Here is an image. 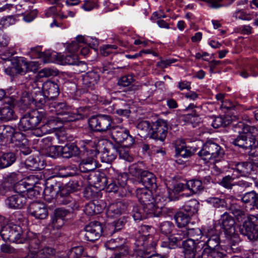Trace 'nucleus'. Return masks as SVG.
<instances>
[{"instance_id":"f257e3e1","label":"nucleus","mask_w":258,"mask_h":258,"mask_svg":"<svg viewBox=\"0 0 258 258\" xmlns=\"http://www.w3.org/2000/svg\"><path fill=\"white\" fill-rule=\"evenodd\" d=\"M64 175L58 172L55 176L53 182L44 188L40 183L29 184L26 195L29 199L37 198L43 192L44 200L47 203L55 201L57 205L64 203Z\"/></svg>"},{"instance_id":"f03ea898","label":"nucleus","mask_w":258,"mask_h":258,"mask_svg":"<svg viewBox=\"0 0 258 258\" xmlns=\"http://www.w3.org/2000/svg\"><path fill=\"white\" fill-rule=\"evenodd\" d=\"M251 127L242 122H239L234 125V131L239 133L232 141V144L244 150H252L255 142V137L249 132Z\"/></svg>"},{"instance_id":"7ed1b4c3","label":"nucleus","mask_w":258,"mask_h":258,"mask_svg":"<svg viewBox=\"0 0 258 258\" xmlns=\"http://www.w3.org/2000/svg\"><path fill=\"white\" fill-rule=\"evenodd\" d=\"M198 155L203 160L209 162L211 160H220L224 155V151L219 144L212 140H208L203 145Z\"/></svg>"},{"instance_id":"20e7f679","label":"nucleus","mask_w":258,"mask_h":258,"mask_svg":"<svg viewBox=\"0 0 258 258\" xmlns=\"http://www.w3.org/2000/svg\"><path fill=\"white\" fill-rule=\"evenodd\" d=\"M45 112L35 109L26 112L21 117L18 127L21 131L33 130L38 125L45 117Z\"/></svg>"},{"instance_id":"39448f33","label":"nucleus","mask_w":258,"mask_h":258,"mask_svg":"<svg viewBox=\"0 0 258 258\" xmlns=\"http://www.w3.org/2000/svg\"><path fill=\"white\" fill-rule=\"evenodd\" d=\"M0 234L5 241L23 243L27 240L22 227L17 224L10 223L3 226Z\"/></svg>"},{"instance_id":"423d86ee","label":"nucleus","mask_w":258,"mask_h":258,"mask_svg":"<svg viewBox=\"0 0 258 258\" xmlns=\"http://www.w3.org/2000/svg\"><path fill=\"white\" fill-rule=\"evenodd\" d=\"M141 208L138 206H134L132 210V216L134 220H142L148 217H159L161 215L162 205H156L153 202L142 205Z\"/></svg>"},{"instance_id":"0eeeda50","label":"nucleus","mask_w":258,"mask_h":258,"mask_svg":"<svg viewBox=\"0 0 258 258\" xmlns=\"http://www.w3.org/2000/svg\"><path fill=\"white\" fill-rule=\"evenodd\" d=\"M219 224L227 239H233L236 243L240 242L239 234L236 231V224L234 219L227 212L221 216Z\"/></svg>"},{"instance_id":"6e6552de","label":"nucleus","mask_w":258,"mask_h":258,"mask_svg":"<svg viewBox=\"0 0 258 258\" xmlns=\"http://www.w3.org/2000/svg\"><path fill=\"white\" fill-rule=\"evenodd\" d=\"M87 147V152L91 155V157L83 159L79 164V169L82 172H88L94 170L97 167L96 162L94 157L99 154L98 150L96 148V144L91 140L85 141Z\"/></svg>"},{"instance_id":"1a4fd4ad","label":"nucleus","mask_w":258,"mask_h":258,"mask_svg":"<svg viewBox=\"0 0 258 258\" xmlns=\"http://www.w3.org/2000/svg\"><path fill=\"white\" fill-rule=\"evenodd\" d=\"M239 231L241 234L246 236L250 240H257L258 239V215L248 217L240 227Z\"/></svg>"},{"instance_id":"9d476101","label":"nucleus","mask_w":258,"mask_h":258,"mask_svg":"<svg viewBox=\"0 0 258 258\" xmlns=\"http://www.w3.org/2000/svg\"><path fill=\"white\" fill-rule=\"evenodd\" d=\"M112 119L110 115L99 114L92 116L89 119L90 128L95 131L105 132L107 130L110 131L112 128Z\"/></svg>"},{"instance_id":"9b49d317","label":"nucleus","mask_w":258,"mask_h":258,"mask_svg":"<svg viewBox=\"0 0 258 258\" xmlns=\"http://www.w3.org/2000/svg\"><path fill=\"white\" fill-rule=\"evenodd\" d=\"M109 132L111 138L117 144L123 143L124 146L129 147L134 143V139L130 135V132L127 129L115 126L110 128Z\"/></svg>"},{"instance_id":"f8f14e48","label":"nucleus","mask_w":258,"mask_h":258,"mask_svg":"<svg viewBox=\"0 0 258 258\" xmlns=\"http://www.w3.org/2000/svg\"><path fill=\"white\" fill-rule=\"evenodd\" d=\"M168 124L166 121L163 119H158L152 123L150 133V138L155 140H159L163 145L164 141L166 137Z\"/></svg>"},{"instance_id":"ddd939ff","label":"nucleus","mask_w":258,"mask_h":258,"mask_svg":"<svg viewBox=\"0 0 258 258\" xmlns=\"http://www.w3.org/2000/svg\"><path fill=\"white\" fill-rule=\"evenodd\" d=\"M28 212L30 215L37 219H45L48 215L46 205L44 203L38 201L32 202L29 204Z\"/></svg>"},{"instance_id":"4468645a","label":"nucleus","mask_w":258,"mask_h":258,"mask_svg":"<svg viewBox=\"0 0 258 258\" xmlns=\"http://www.w3.org/2000/svg\"><path fill=\"white\" fill-rule=\"evenodd\" d=\"M85 237L89 241L94 242L98 240L103 232V225L98 221L90 223L85 227Z\"/></svg>"},{"instance_id":"2eb2a0df","label":"nucleus","mask_w":258,"mask_h":258,"mask_svg":"<svg viewBox=\"0 0 258 258\" xmlns=\"http://www.w3.org/2000/svg\"><path fill=\"white\" fill-rule=\"evenodd\" d=\"M186 228H182L176 230V232L170 235L167 241L161 242V246L169 249H174L178 246L179 243L183 239L186 238Z\"/></svg>"},{"instance_id":"dca6fc26","label":"nucleus","mask_w":258,"mask_h":258,"mask_svg":"<svg viewBox=\"0 0 258 258\" xmlns=\"http://www.w3.org/2000/svg\"><path fill=\"white\" fill-rule=\"evenodd\" d=\"M56 124L57 126L52 130H55V135L58 140L59 145H56V157L62 156L64 146H62L64 141V119L63 118L57 117L56 119Z\"/></svg>"},{"instance_id":"f3484780","label":"nucleus","mask_w":258,"mask_h":258,"mask_svg":"<svg viewBox=\"0 0 258 258\" xmlns=\"http://www.w3.org/2000/svg\"><path fill=\"white\" fill-rule=\"evenodd\" d=\"M220 236L214 228L208 229L206 235L203 237V239L200 241L204 242V247L211 249H216L220 244Z\"/></svg>"},{"instance_id":"a211bd4d","label":"nucleus","mask_w":258,"mask_h":258,"mask_svg":"<svg viewBox=\"0 0 258 258\" xmlns=\"http://www.w3.org/2000/svg\"><path fill=\"white\" fill-rule=\"evenodd\" d=\"M130 207L128 202L120 201L110 204L107 209L106 214L109 218H116L124 213Z\"/></svg>"},{"instance_id":"6ab92c4d","label":"nucleus","mask_w":258,"mask_h":258,"mask_svg":"<svg viewBox=\"0 0 258 258\" xmlns=\"http://www.w3.org/2000/svg\"><path fill=\"white\" fill-rule=\"evenodd\" d=\"M89 179L95 187L100 189H104L108 182V179L105 174L102 172H96L91 174Z\"/></svg>"},{"instance_id":"aec40b11","label":"nucleus","mask_w":258,"mask_h":258,"mask_svg":"<svg viewBox=\"0 0 258 258\" xmlns=\"http://www.w3.org/2000/svg\"><path fill=\"white\" fill-rule=\"evenodd\" d=\"M180 144L178 145L177 142L175 144V151L177 155L183 158L189 157L194 155L199 150L197 147H186L185 142L181 140L179 141Z\"/></svg>"},{"instance_id":"412c9836","label":"nucleus","mask_w":258,"mask_h":258,"mask_svg":"<svg viewBox=\"0 0 258 258\" xmlns=\"http://www.w3.org/2000/svg\"><path fill=\"white\" fill-rule=\"evenodd\" d=\"M42 91L48 100L54 99L59 93L57 85L50 81H47L43 84Z\"/></svg>"},{"instance_id":"4be33fe9","label":"nucleus","mask_w":258,"mask_h":258,"mask_svg":"<svg viewBox=\"0 0 258 258\" xmlns=\"http://www.w3.org/2000/svg\"><path fill=\"white\" fill-rule=\"evenodd\" d=\"M27 199L24 195L16 194L8 197L6 203L11 208L21 209L26 204Z\"/></svg>"},{"instance_id":"5701e85b","label":"nucleus","mask_w":258,"mask_h":258,"mask_svg":"<svg viewBox=\"0 0 258 258\" xmlns=\"http://www.w3.org/2000/svg\"><path fill=\"white\" fill-rule=\"evenodd\" d=\"M68 133L66 132V140L67 142L66 143V158H70L73 157H76L80 154V149L77 146L75 142H71L74 140L73 135H70L67 137Z\"/></svg>"},{"instance_id":"b1692460","label":"nucleus","mask_w":258,"mask_h":258,"mask_svg":"<svg viewBox=\"0 0 258 258\" xmlns=\"http://www.w3.org/2000/svg\"><path fill=\"white\" fill-rule=\"evenodd\" d=\"M140 180L146 187L145 188H151V190H155L157 188L155 175L148 170L143 172Z\"/></svg>"},{"instance_id":"393cba45","label":"nucleus","mask_w":258,"mask_h":258,"mask_svg":"<svg viewBox=\"0 0 258 258\" xmlns=\"http://www.w3.org/2000/svg\"><path fill=\"white\" fill-rule=\"evenodd\" d=\"M52 223L53 227L59 229L64 225V208H57L53 212Z\"/></svg>"},{"instance_id":"a878e982","label":"nucleus","mask_w":258,"mask_h":258,"mask_svg":"<svg viewBox=\"0 0 258 258\" xmlns=\"http://www.w3.org/2000/svg\"><path fill=\"white\" fill-rule=\"evenodd\" d=\"M195 241L190 239H187L182 242L184 258H195L196 247Z\"/></svg>"},{"instance_id":"bb28decb","label":"nucleus","mask_w":258,"mask_h":258,"mask_svg":"<svg viewBox=\"0 0 258 258\" xmlns=\"http://www.w3.org/2000/svg\"><path fill=\"white\" fill-rule=\"evenodd\" d=\"M136 196L139 201L142 205L148 204L149 202H153L154 197L151 190L148 188H139L137 189Z\"/></svg>"},{"instance_id":"cd10ccee","label":"nucleus","mask_w":258,"mask_h":258,"mask_svg":"<svg viewBox=\"0 0 258 258\" xmlns=\"http://www.w3.org/2000/svg\"><path fill=\"white\" fill-rule=\"evenodd\" d=\"M16 155L14 152H6L0 154V169L11 166L16 160Z\"/></svg>"},{"instance_id":"c85d7f7f","label":"nucleus","mask_w":258,"mask_h":258,"mask_svg":"<svg viewBox=\"0 0 258 258\" xmlns=\"http://www.w3.org/2000/svg\"><path fill=\"white\" fill-rule=\"evenodd\" d=\"M76 65L81 66L82 69L79 70V72H85L87 69V65L84 61H79L78 57L76 54L68 53L66 54V64Z\"/></svg>"},{"instance_id":"c756f323","label":"nucleus","mask_w":258,"mask_h":258,"mask_svg":"<svg viewBox=\"0 0 258 258\" xmlns=\"http://www.w3.org/2000/svg\"><path fill=\"white\" fill-rule=\"evenodd\" d=\"M77 207L75 200L71 197L66 196V219L74 218L75 217L74 211Z\"/></svg>"},{"instance_id":"7c9ffc66","label":"nucleus","mask_w":258,"mask_h":258,"mask_svg":"<svg viewBox=\"0 0 258 258\" xmlns=\"http://www.w3.org/2000/svg\"><path fill=\"white\" fill-rule=\"evenodd\" d=\"M100 79V75L95 71L88 72L83 78V83L88 87H92L98 83Z\"/></svg>"},{"instance_id":"2f4dec72","label":"nucleus","mask_w":258,"mask_h":258,"mask_svg":"<svg viewBox=\"0 0 258 258\" xmlns=\"http://www.w3.org/2000/svg\"><path fill=\"white\" fill-rule=\"evenodd\" d=\"M104 208V205L99 204L98 201H93L86 205L84 211L87 215L91 216L101 213Z\"/></svg>"},{"instance_id":"473e14b6","label":"nucleus","mask_w":258,"mask_h":258,"mask_svg":"<svg viewBox=\"0 0 258 258\" xmlns=\"http://www.w3.org/2000/svg\"><path fill=\"white\" fill-rule=\"evenodd\" d=\"M15 112L11 106L0 107V120L7 122L15 119Z\"/></svg>"},{"instance_id":"72a5a7b5","label":"nucleus","mask_w":258,"mask_h":258,"mask_svg":"<svg viewBox=\"0 0 258 258\" xmlns=\"http://www.w3.org/2000/svg\"><path fill=\"white\" fill-rule=\"evenodd\" d=\"M186 187L193 194H197L202 191L204 188L202 180L192 179L187 181Z\"/></svg>"},{"instance_id":"f704fd0d","label":"nucleus","mask_w":258,"mask_h":258,"mask_svg":"<svg viewBox=\"0 0 258 258\" xmlns=\"http://www.w3.org/2000/svg\"><path fill=\"white\" fill-rule=\"evenodd\" d=\"M25 166L31 170H40L42 169L43 165L41 162L34 158L31 155L23 159Z\"/></svg>"},{"instance_id":"c9c22d12","label":"nucleus","mask_w":258,"mask_h":258,"mask_svg":"<svg viewBox=\"0 0 258 258\" xmlns=\"http://www.w3.org/2000/svg\"><path fill=\"white\" fill-rule=\"evenodd\" d=\"M235 169L241 176H247L252 170V165L248 162H239L236 164Z\"/></svg>"},{"instance_id":"e433bc0d","label":"nucleus","mask_w":258,"mask_h":258,"mask_svg":"<svg viewBox=\"0 0 258 258\" xmlns=\"http://www.w3.org/2000/svg\"><path fill=\"white\" fill-rule=\"evenodd\" d=\"M190 216L183 212H177L174 216L177 226L181 228H185V226L189 222Z\"/></svg>"},{"instance_id":"4c0bfd02","label":"nucleus","mask_w":258,"mask_h":258,"mask_svg":"<svg viewBox=\"0 0 258 258\" xmlns=\"http://www.w3.org/2000/svg\"><path fill=\"white\" fill-rule=\"evenodd\" d=\"M200 112L197 110H194L190 113L183 115L182 117L185 122L191 123L194 126H195L202 121L200 116Z\"/></svg>"},{"instance_id":"58836bf2","label":"nucleus","mask_w":258,"mask_h":258,"mask_svg":"<svg viewBox=\"0 0 258 258\" xmlns=\"http://www.w3.org/2000/svg\"><path fill=\"white\" fill-rule=\"evenodd\" d=\"M105 188L108 192L118 194L119 196L121 197L125 195L123 191L124 188L122 186H118L116 181L112 179H108V182Z\"/></svg>"},{"instance_id":"ea45409f","label":"nucleus","mask_w":258,"mask_h":258,"mask_svg":"<svg viewBox=\"0 0 258 258\" xmlns=\"http://www.w3.org/2000/svg\"><path fill=\"white\" fill-rule=\"evenodd\" d=\"M199 202L196 199H192L186 202L182 207V209L187 214L191 216L198 211Z\"/></svg>"},{"instance_id":"a19ab883","label":"nucleus","mask_w":258,"mask_h":258,"mask_svg":"<svg viewBox=\"0 0 258 258\" xmlns=\"http://www.w3.org/2000/svg\"><path fill=\"white\" fill-rule=\"evenodd\" d=\"M231 123L230 117L228 116H220L215 117L214 119L212 125L215 128L220 127H225Z\"/></svg>"},{"instance_id":"79ce46f5","label":"nucleus","mask_w":258,"mask_h":258,"mask_svg":"<svg viewBox=\"0 0 258 258\" xmlns=\"http://www.w3.org/2000/svg\"><path fill=\"white\" fill-rule=\"evenodd\" d=\"M66 107V130L71 129L76 126L74 121L78 120L81 116V115L76 113H70Z\"/></svg>"},{"instance_id":"37998d69","label":"nucleus","mask_w":258,"mask_h":258,"mask_svg":"<svg viewBox=\"0 0 258 258\" xmlns=\"http://www.w3.org/2000/svg\"><path fill=\"white\" fill-rule=\"evenodd\" d=\"M152 124L147 120H142L137 125V128L139 131V135L141 137H144L150 133Z\"/></svg>"},{"instance_id":"c03bdc74","label":"nucleus","mask_w":258,"mask_h":258,"mask_svg":"<svg viewBox=\"0 0 258 258\" xmlns=\"http://www.w3.org/2000/svg\"><path fill=\"white\" fill-rule=\"evenodd\" d=\"M229 210L238 222L242 221L246 217L245 212L236 204H231L229 207Z\"/></svg>"},{"instance_id":"a18cd8bd","label":"nucleus","mask_w":258,"mask_h":258,"mask_svg":"<svg viewBox=\"0 0 258 258\" xmlns=\"http://www.w3.org/2000/svg\"><path fill=\"white\" fill-rule=\"evenodd\" d=\"M116 149H109L104 148L101 155L102 161L105 163H110L114 160L116 157L115 152Z\"/></svg>"},{"instance_id":"49530a36","label":"nucleus","mask_w":258,"mask_h":258,"mask_svg":"<svg viewBox=\"0 0 258 258\" xmlns=\"http://www.w3.org/2000/svg\"><path fill=\"white\" fill-rule=\"evenodd\" d=\"M186 231V238L190 239L194 241H199L201 238H203V235L202 231L198 228H187Z\"/></svg>"},{"instance_id":"de8ad7c7","label":"nucleus","mask_w":258,"mask_h":258,"mask_svg":"<svg viewBox=\"0 0 258 258\" xmlns=\"http://www.w3.org/2000/svg\"><path fill=\"white\" fill-rule=\"evenodd\" d=\"M147 235L141 234L140 233L137 236L135 242L136 251L145 252Z\"/></svg>"},{"instance_id":"09e8293b","label":"nucleus","mask_w":258,"mask_h":258,"mask_svg":"<svg viewBox=\"0 0 258 258\" xmlns=\"http://www.w3.org/2000/svg\"><path fill=\"white\" fill-rule=\"evenodd\" d=\"M146 239L145 252L146 253H150L151 251H154L158 242L157 238L154 237L152 235L148 234L147 235Z\"/></svg>"},{"instance_id":"8fccbe9b","label":"nucleus","mask_w":258,"mask_h":258,"mask_svg":"<svg viewBox=\"0 0 258 258\" xmlns=\"http://www.w3.org/2000/svg\"><path fill=\"white\" fill-rule=\"evenodd\" d=\"M124 243L122 238L111 239L105 243V246L109 249L117 250Z\"/></svg>"},{"instance_id":"3c124183","label":"nucleus","mask_w":258,"mask_h":258,"mask_svg":"<svg viewBox=\"0 0 258 258\" xmlns=\"http://www.w3.org/2000/svg\"><path fill=\"white\" fill-rule=\"evenodd\" d=\"M57 74V72L53 69L50 68H44L41 70L38 73L35 78L34 79L33 82L36 83L38 81L40 78H47L53 76H55Z\"/></svg>"},{"instance_id":"603ef678","label":"nucleus","mask_w":258,"mask_h":258,"mask_svg":"<svg viewBox=\"0 0 258 258\" xmlns=\"http://www.w3.org/2000/svg\"><path fill=\"white\" fill-rule=\"evenodd\" d=\"M41 57H43L44 62H51L54 59L58 61H61L62 60V57L61 56L58 57L56 52L50 51L42 53Z\"/></svg>"},{"instance_id":"864d4df0","label":"nucleus","mask_w":258,"mask_h":258,"mask_svg":"<svg viewBox=\"0 0 258 258\" xmlns=\"http://www.w3.org/2000/svg\"><path fill=\"white\" fill-rule=\"evenodd\" d=\"M84 248L82 246H74L69 250L66 258H80L83 254Z\"/></svg>"},{"instance_id":"5fc2aeb1","label":"nucleus","mask_w":258,"mask_h":258,"mask_svg":"<svg viewBox=\"0 0 258 258\" xmlns=\"http://www.w3.org/2000/svg\"><path fill=\"white\" fill-rule=\"evenodd\" d=\"M30 184L26 181H21L17 183L13 186V190L17 193V194L26 195L28 187Z\"/></svg>"},{"instance_id":"6e6d98bb","label":"nucleus","mask_w":258,"mask_h":258,"mask_svg":"<svg viewBox=\"0 0 258 258\" xmlns=\"http://www.w3.org/2000/svg\"><path fill=\"white\" fill-rule=\"evenodd\" d=\"M130 173L140 179L145 170L141 168V164H133L129 167Z\"/></svg>"},{"instance_id":"4d7b16f0","label":"nucleus","mask_w":258,"mask_h":258,"mask_svg":"<svg viewBox=\"0 0 258 258\" xmlns=\"http://www.w3.org/2000/svg\"><path fill=\"white\" fill-rule=\"evenodd\" d=\"M17 148L16 152L17 153L19 152L22 160L25 159L26 156H29L31 154L32 150L24 143L19 144V146H17Z\"/></svg>"},{"instance_id":"13d9d810","label":"nucleus","mask_w":258,"mask_h":258,"mask_svg":"<svg viewBox=\"0 0 258 258\" xmlns=\"http://www.w3.org/2000/svg\"><path fill=\"white\" fill-rule=\"evenodd\" d=\"M174 228V224L169 221H165L160 225V232L166 235L170 234Z\"/></svg>"},{"instance_id":"bf43d9fd","label":"nucleus","mask_w":258,"mask_h":258,"mask_svg":"<svg viewBox=\"0 0 258 258\" xmlns=\"http://www.w3.org/2000/svg\"><path fill=\"white\" fill-rule=\"evenodd\" d=\"M255 198L256 192L252 190L245 194L242 197L241 201L243 203L253 207Z\"/></svg>"},{"instance_id":"052dcab7","label":"nucleus","mask_w":258,"mask_h":258,"mask_svg":"<svg viewBox=\"0 0 258 258\" xmlns=\"http://www.w3.org/2000/svg\"><path fill=\"white\" fill-rule=\"evenodd\" d=\"M54 249L50 247H44L43 249L37 250V258H50L54 254Z\"/></svg>"},{"instance_id":"680f3d73","label":"nucleus","mask_w":258,"mask_h":258,"mask_svg":"<svg viewBox=\"0 0 258 258\" xmlns=\"http://www.w3.org/2000/svg\"><path fill=\"white\" fill-rule=\"evenodd\" d=\"M11 139L12 143L15 144L16 146H19V144H24L23 142L26 140L25 136L19 132H15Z\"/></svg>"},{"instance_id":"e2e57ef3","label":"nucleus","mask_w":258,"mask_h":258,"mask_svg":"<svg viewBox=\"0 0 258 258\" xmlns=\"http://www.w3.org/2000/svg\"><path fill=\"white\" fill-rule=\"evenodd\" d=\"M3 133L4 139L11 138L15 132V129L12 126L8 125H0Z\"/></svg>"},{"instance_id":"0e129e2a","label":"nucleus","mask_w":258,"mask_h":258,"mask_svg":"<svg viewBox=\"0 0 258 258\" xmlns=\"http://www.w3.org/2000/svg\"><path fill=\"white\" fill-rule=\"evenodd\" d=\"M116 154H118L119 157L127 161L131 162L133 158L129 154L128 151L122 147H118L116 149Z\"/></svg>"},{"instance_id":"69168bd1","label":"nucleus","mask_w":258,"mask_h":258,"mask_svg":"<svg viewBox=\"0 0 258 258\" xmlns=\"http://www.w3.org/2000/svg\"><path fill=\"white\" fill-rule=\"evenodd\" d=\"M133 77L131 75H126L120 78L117 82V85L121 87L129 86L134 81Z\"/></svg>"},{"instance_id":"338daca9","label":"nucleus","mask_w":258,"mask_h":258,"mask_svg":"<svg viewBox=\"0 0 258 258\" xmlns=\"http://www.w3.org/2000/svg\"><path fill=\"white\" fill-rule=\"evenodd\" d=\"M20 101L24 106H28L34 103V98L27 92H24L22 94Z\"/></svg>"},{"instance_id":"774afa93","label":"nucleus","mask_w":258,"mask_h":258,"mask_svg":"<svg viewBox=\"0 0 258 258\" xmlns=\"http://www.w3.org/2000/svg\"><path fill=\"white\" fill-rule=\"evenodd\" d=\"M12 190L13 185L9 182H4L0 186V195L6 196Z\"/></svg>"}]
</instances>
